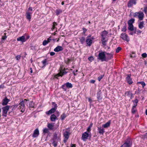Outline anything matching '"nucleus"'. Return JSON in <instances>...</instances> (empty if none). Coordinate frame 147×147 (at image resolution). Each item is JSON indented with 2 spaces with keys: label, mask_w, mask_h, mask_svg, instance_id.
Segmentation results:
<instances>
[{
  "label": "nucleus",
  "mask_w": 147,
  "mask_h": 147,
  "mask_svg": "<svg viewBox=\"0 0 147 147\" xmlns=\"http://www.w3.org/2000/svg\"><path fill=\"white\" fill-rule=\"evenodd\" d=\"M65 85L66 87L68 88H72L73 86L72 84H71V83H69V82L65 84Z\"/></svg>",
  "instance_id": "7c9ffc66"
},
{
  "label": "nucleus",
  "mask_w": 147,
  "mask_h": 147,
  "mask_svg": "<svg viewBox=\"0 0 147 147\" xmlns=\"http://www.w3.org/2000/svg\"><path fill=\"white\" fill-rule=\"evenodd\" d=\"M136 108V107H134V106H132L131 110V113L133 114L135 113L136 111H137Z\"/></svg>",
  "instance_id": "4c0bfd02"
},
{
  "label": "nucleus",
  "mask_w": 147,
  "mask_h": 147,
  "mask_svg": "<svg viewBox=\"0 0 147 147\" xmlns=\"http://www.w3.org/2000/svg\"><path fill=\"white\" fill-rule=\"evenodd\" d=\"M28 100L26 99H24V100H22L20 102L19 104V108H20V111L22 113L24 112L25 111V104L24 103L26 104H27V101Z\"/></svg>",
  "instance_id": "20e7f679"
},
{
  "label": "nucleus",
  "mask_w": 147,
  "mask_h": 147,
  "mask_svg": "<svg viewBox=\"0 0 147 147\" xmlns=\"http://www.w3.org/2000/svg\"><path fill=\"white\" fill-rule=\"evenodd\" d=\"M121 37L123 40H125L128 41H129V39L128 38L127 35L125 33H122L121 34Z\"/></svg>",
  "instance_id": "f8f14e48"
},
{
  "label": "nucleus",
  "mask_w": 147,
  "mask_h": 147,
  "mask_svg": "<svg viewBox=\"0 0 147 147\" xmlns=\"http://www.w3.org/2000/svg\"><path fill=\"white\" fill-rule=\"evenodd\" d=\"M16 59L17 60H19L20 59L21 56L20 55H17L16 57Z\"/></svg>",
  "instance_id": "603ef678"
},
{
  "label": "nucleus",
  "mask_w": 147,
  "mask_h": 147,
  "mask_svg": "<svg viewBox=\"0 0 147 147\" xmlns=\"http://www.w3.org/2000/svg\"><path fill=\"white\" fill-rule=\"evenodd\" d=\"M95 82V81L94 80H90V82L92 84L94 83Z\"/></svg>",
  "instance_id": "bf43d9fd"
},
{
  "label": "nucleus",
  "mask_w": 147,
  "mask_h": 147,
  "mask_svg": "<svg viewBox=\"0 0 147 147\" xmlns=\"http://www.w3.org/2000/svg\"><path fill=\"white\" fill-rule=\"evenodd\" d=\"M138 27L139 28L142 29L144 27V23L143 22H140L138 24Z\"/></svg>",
  "instance_id": "c85d7f7f"
},
{
  "label": "nucleus",
  "mask_w": 147,
  "mask_h": 147,
  "mask_svg": "<svg viewBox=\"0 0 147 147\" xmlns=\"http://www.w3.org/2000/svg\"><path fill=\"white\" fill-rule=\"evenodd\" d=\"M56 119V116L54 114L52 115L50 117V119L52 121H55Z\"/></svg>",
  "instance_id": "a878e982"
},
{
  "label": "nucleus",
  "mask_w": 147,
  "mask_h": 147,
  "mask_svg": "<svg viewBox=\"0 0 147 147\" xmlns=\"http://www.w3.org/2000/svg\"><path fill=\"white\" fill-rule=\"evenodd\" d=\"M49 130V129L47 128H45L43 129V133L44 134H50Z\"/></svg>",
  "instance_id": "393cba45"
},
{
  "label": "nucleus",
  "mask_w": 147,
  "mask_h": 147,
  "mask_svg": "<svg viewBox=\"0 0 147 147\" xmlns=\"http://www.w3.org/2000/svg\"><path fill=\"white\" fill-rule=\"evenodd\" d=\"M6 38L7 36L5 35L3 36L2 38V39L3 40H5L6 39Z\"/></svg>",
  "instance_id": "6e6d98bb"
},
{
  "label": "nucleus",
  "mask_w": 147,
  "mask_h": 147,
  "mask_svg": "<svg viewBox=\"0 0 147 147\" xmlns=\"http://www.w3.org/2000/svg\"><path fill=\"white\" fill-rule=\"evenodd\" d=\"M138 84H140L142 85L143 88H144V86L146 85L145 83L144 82H138Z\"/></svg>",
  "instance_id": "a19ab883"
},
{
  "label": "nucleus",
  "mask_w": 147,
  "mask_h": 147,
  "mask_svg": "<svg viewBox=\"0 0 147 147\" xmlns=\"http://www.w3.org/2000/svg\"><path fill=\"white\" fill-rule=\"evenodd\" d=\"M54 126V123H48L47 125V127H48V129H49V130H52L53 129V127Z\"/></svg>",
  "instance_id": "412c9836"
},
{
  "label": "nucleus",
  "mask_w": 147,
  "mask_h": 147,
  "mask_svg": "<svg viewBox=\"0 0 147 147\" xmlns=\"http://www.w3.org/2000/svg\"><path fill=\"white\" fill-rule=\"evenodd\" d=\"M70 134V129L68 128L66 129V131H65V142H66L69 138Z\"/></svg>",
  "instance_id": "6e6552de"
},
{
  "label": "nucleus",
  "mask_w": 147,
  "mask_h": 147,
  "mask_svg": "<svg viewBox=\"0 0 147 147\" xmlns=\"http://www.w3.org/2000/svg\"><path fill=\"white\" fill-rule=\"evenodd\" d=\"M110 122L108 121L105 124L102 125V127L103 128H107L110 126Z\"/></svg>",
  "instance_id": "bb28decb"
},
{
  "label": "nucleus",
  "mask_w": 147,
  "mask_h": 147,
  "mask_svg": "<svg viewBox=\"0 0 147 147\" xmlns=\"http://www.w3.org/2000/svg\"><path fill=\"white\" fill-rule=\"evenodd\" d=\"M56 109L55 108H53L49 111L47 112L46 113L47 115L51 114L54 113Z\"/></svg>",
  "instance_id": "4be33fe9"
},
{
  "label": "nucleus",
  "mask_w": 147,
  "mask_h": 147,
  "mask_svg": "<svg viewBox=\"0 0 147 147\" xmlns=\"http://www.w3.org/2000/svg\"><path fill=\"white\" fill-rule=\"evenodd\" d=\"M101 41L102 42V45L104 46V47L106 45V42L108 41L107 38L101 39Z\"/></svg>",
  "instance_id": "b1692460"
},
{
  "label": "nucleus",
  "mask_w": 147,
  "mask_h": 147,
  "mask_svg": "<svg viewBox=\"0 0 147 147\" xmlns=\"http://www.w3.org/2000/svg\"><path fill=\"white\" fill-rule=\"evenodd\" d=\"M108 34V32L105 30L102 32L101 34V39L107 38V36Z\"/></svg>",
  "instance_id": "9d476101"
},
{
  "label": "nucleus",
  "mask_w": 147,
  "mask_h": 147,
  "mask_svg": "<svg viewBox=\"0 0 147 147\" xmlns=\"http://www.w3.org/2000/svg\"><path fill=\"white\" fill-rule=\"evenodd\" d=\"M131 93H132L131 91H129L126 92L125 94L126 95L129 97Z\"/></svg>",
  "instance_id": "ea45409f"
},
{
  "label": "nucleus",
  "mask_w": 147,
  "mask_h": 147,
  "mask_svg": "<svg viewBox=\"0 0 147 147\" xmlns=\"http://www.w3.org/2000/svg\"><path fill=\"white\" fill-rule=\"evenodd\" d=\"M62 12V11L61 9H58L56 10V13L57 15H58Z\"/></svg>",
  "instance_id": "c9c22d12"
},
{
  "label": "nucleus",
  "mask_w": 147,
  "mask_h": 147,
  "mask_svg": "<svg viewBox=\"0 0 147 147\" xmlns=\"http://www.w3.org/2000/svg\"><path fill=\"white\" fill-rule=\"evenodd\" d=\"M137 32L139 33H141V31L140 30H138Z\"/></svg>",
  "instance_id": "338daca9"
},
{
  "label": "nucleus",
  "mask_w": 147,
  "mask_h": 147,
  "mask_svg": "<svg viewBox=\"0 0 147 147\" xmlns=\"http://www.w3.org/2000/svg\"><path fill=\"white\" fill-rule=\"evenodd\" d=\"M98 133L100 134L103 135L105 132L104 129L102 128L101 127H98Z\"/></svg>",
  "instance_id": "5701e85b"
},
{
  "label": "nucleus",
  "mask_w": 147,
  "mask_h": 147,
  "mask_svg": "<svg viewBox=\"0 0 147 147\" xmlns=\"http://www.w3.org/2000/svg\"><path fill=\"white\" fill-rule=\"evenodd\" d=\"M121 49V47H118L116 49V52L117 53H119Z\"/></svg>",
  "instance_id": "a18cd8bd"
},
{
  "label": "nucleus",
  "mask_w": 147,
  "mask_h": 147,
  "mask_svg": "<svg viewBox=\"0 0 147 147\" xmlns=\"http://www.w3.org/2000/svg\"><path fill=\"white\" fill-rule=\"evenodd\" d=\"M106 52L105 51H102L101 52L99 53L98 55V59L102 61H106Z\"/></svg>",
  "instance_id": "39448f33"
},
{
  "label": "nucleus",
  "mask_w": 147,
  "mask_h": 147,
  "mask_svg": "<svg viewBox=\"0 0 147 147\" xmlns=\"http://www.w3.org/2000/svg\"><path fill=\"white\" fill-rule=\"evenodd\" d=\"M133 16L134 17L137 18L139 19V20H142L143 19L144 14L142 11H139L134 13Z\"/></svg>",
  "instance_id": "f03ea898"
},
{
  "label": "nucleus",
  "mask_w": 147,
  "mask_h": 147,
  "mask_svg": "<svg viewBox=\"0 0 147 147\" xmlns=\"http://www.w3.org/2000/svg\"><path fill=\"white\" fill-rule=\"evenodd\" d=\"M9 101L10 100L9 99H8L7 98V97H5L2 100V104L3 106H6Z\"/></svg>",
  "instance_id": "ddd939ff"
},
{
  "label": "nucleus",
  "mask_w": 147,
  "mask_h": 147,
  "mask_svg": "<svg viewBox=\"0 0 147 147\" xmlns=\"http://www.w3.org/2000/svg\"><path fill=\"white\" fill-rule=\"evenodd\" d=\"M131 74H129L127 75V77L126 78V80L127 83L129 84H131L133 83L132 79L131 78Z\"/></svg>",
  "instance_id": "9b49d317"
},
{
  "label": "nucleus",
  "mask_w": 147,
  "mask_h": 147,
  "mask_svg": "<svg viewBox=\"0 0 147 147\" xmlns=\"http://www.w3.org/2000/svg\"><path fill=\"white\" fill-rule=\"evenodd\" d=\"M71 147H76V145L75 144H71Z\"/></svg>",
  "instance_id": "052dcab7"
},
{
  "label": "nucleus",
  "mask_w": 147,
  "mask_h": 147,
  "mask_svg": "<svg viewBox=\"0 0 147 147\" xmlns=\"http://www.w3.org/2000/svg\"><path fill=\"white\" fill-rule=\"evenodd\" d=\"M29 107L31 108H34V103L32 101H29Z\"/></svg>",
  "instance_id": "2f4dec72"
},
{
  "label": "nucleus",
  "mask_w": 147,
  "mask_h": 147,
  "mask_svg": "<svg viewBox=\"0 0 147 147\" xmlns=\"http://www.w3.org/2000/svg\"><path fill=\"white\" fill-rule=\"evenodd\" d=\"M28 10H30L31 11H32V9L31 7H29L28 9Z\"/></svg>",
  "instance_id": "680f3d73"
},
{
  "label": "nucleus",
  "mask_w": 147,
  "mask_h": 147,
  "mask_svg": "<svg viewBox=\"0 0 147 147\" xmlns=\"http://www.w3.org/2000/svg\"><path fill=\"white\" fill-rule=\"evenodd\" d=\"M4 86L3 85H0V88H3L4 87Z\"/></svg>",
  "instance_id": "69168bd1"
},
{
  "label": "nucleus",
  "mask_w": 147,
  "mask_h": 147,
  "mask_svg": "<svg viewBox=\"0 0 147 147\" xmlns=\"http://www.w3.org/2000/svg\"><path fill=\"white\" fill-rule=\"evenodd\" d=\"M134 21L135 19L134 18L129 20L128 22V25H133V24L134 22Z\"/></svg>",
  "instance_id": "c756f323"
},
{
  "label": "nucleus",
  "mask_w": 147,
  "mask_h": 147,
  "mask_svg": "<svg viewBox=\"0 0 147 147\" xmlns=\"http://www.w3.org/2000/svg\"><path fill=\"white\" fill-rule=\"evenodd\" d=\"M144 11L146 14L147 13V6L144 7Z\"/></svg>",
  "instance_id": "8fccbe9b"
},
{
  "label": "nucleus",
  "mask_w": 147,
  "mask_h": 147,
  "mask_svg": "<svg viewBox=\"0 0 147 147\" xmlns=\"http://www.w3.org/2000/svg\"><path fill=\"white\" fill-rule=\"evenodd\" d=\"M88 59L90 61H92L94 59L93 57L92 56L89 57Z\"/></svg>",
  "instance_id": "09e8293b"
},
{
  "label": "nucleus",
  "mask_w": 147,
  "mask_h": 147,
  "mask_svg": "<svg viewBox=\"0 0 147 147\" xmlns=\"http://www.w3.org/2000/svg\"><path fill=\"white\" fill-rule=\"evenodd\" d=\"M90 37V36H88L87 37L88 38L86 39V41L87 44L88 46H91L92 43V40L90 39L89 38Z\"/></svg>",
  "instance_id": "dca6fc26"
},
{
  "label": "nucleus",
  "mask_w": 147,
  "mask_h": 147,
  "mask_svg": "<svg viewBox=\"0 0 147 147\" xmlns=\"http://www.w3.org/2000/svg\"><path fill=\"white\" fill-rule=\"evenodd\" d=\"M53 27L52 28V30H53L55 28V26H56L57 25V23L56 22H55L53 23Z\"/></svg>",
  "instance_id": "de8ad7c7"
},
{
  "label": "nucleus",
  "mask_w": 147,
  "mask_h": 147,
  "mask_svg": "<svg viewBox=\"0 0 147 147\" xmlns=\"http://www.w3.org/2000/svg\"><path fill=\"white\" fill-rule=\"evenodd\" d=\"M17 40L18 41H20L22 42H24L26 41V40L25 39V37L24 36L19 37L17 38Z\"/></svg>",
  "instance_id": "a211bd4d"
},
{
  "label": "nucleus",
  "mask_w": 147,
  "mask_h": 147,
  "mask_svg": "<svg viewBox=\"0 0 147 147\" xmlns=\"http://www.w3.org/2000/svg\"><path fill=\"white\" fill-rule=\"evenodd\" d=\"M47 60L45 59L42 61V63L43 64V66H45L46 65Z\"/></svg>",
  "instance_id": "79ce46f5"
},
{
  "label": "nucleus",
  "mask_w": 147,
  "mask_h": 147,
  "mask_svg": "<svg viewBox=\"0 0 147 147\" xmlns=\"http://www.w3.org/2000/svg\"><path fill=\"white\" fill-rule=\"evenodd\" d=\"M55 54V53L54 52H51L50 53V55L51 56H53Z\"/></svg>",
  "instance_id": "5fc2aeb1"
},
{
  "label": "nucleus",
  "mask_w": 147,
  "mask_h": 147,
  "mask_svg": "<svg viewBox=\"0 0 147 147\" xmlns=\"http://www.w3.org/2000/svg\"><path fill=\"white\" fill-rule=\"evenodd\" d=\"M70 61H71V60L70 59H68L67 61L65 62V63L66 64H68L69 63V62Z\"/></svg>",
  "instance_id": "4d7b16f0"
},
{
  "label": "nucleus",
  "mask_w": 147,
  "mask_h": 147,
  "mask_svg": "<svg viewBox=\"0 0 147 147\" xmlns=\"http://www.w3.org/2000/svg\"><path fill=\"white\" fill-rule=\"evenodd\" d=\"M136 3V0H130L127 4V6L128 7H130L132 6L133 5H135Z\"/></svg>",
  "instance_id": "1a4fd4ad"
},
{
  "label": "nucleus",
  "mask_w": 147,
  "mask_h": 147,
  "mask_svg": "<svg viewBox=\"0 0 147 147\" xmlns=\"http://www.w3.org/2000/svg\"><path fill=\"white\" fill-rule=\"evenodd\" d=\"M49 43V41H47L46 40H45L43 42L42 45L44 46L46 45Z\"/></svg>",
  "instance_id": "c03bdc74"
},
{
  "label": "nucleus",
  "mask_w": 147,
  "mask_h": 147,
  "mask_svg": "<svg viewBox=\"0 0 147 147\" xmlns=\"http://www.w3.org/2000/svg\"><path fill=\"white\" fill-rule=\"evenodd\" d=\"M61 119L62 120H63L64 118V113H63L61 116Z\"/></svg>",
  "instance_id": "864d4df0"
},
{
  "label": "nucleus",
  "mask_w": 147,
  "mask_h": 147,
  "mask_svg": "<svg viewBox=\"0 0 147 147\" xmlns=\"http://www.w3.org/2000/svg\"><path fill=\"white\" fill-rule=\"evenodd\" d=\"M83 33L84 34L85 33L86 31V29L85 28H83Z\"/></svg>",
  "instance_id": "13d9d810"
},
{
  "label": "nucleus",
  "mask_w": 147,
  "mask_h": 147,
  "mask_svg": "<svg viewBox=\"0 0 147 147\" xmlns=\"http://www.w3.org/2000/svg\"><path fill=\"white\" fill-rule=\"evenodd\" d=\"M142 56L143 57L146 58L147 56V55L146 53H144L142 54Z\"/></svg>",
  "instance_id": "3c124183"
},
{
  "label": "nucleus",
  "mask_w": 147,
  "mask_h": 147,
  "mask_svg": "<svg viewBox=\"0 0 147 147\" xmlns=\"http://www.w3.org/2000/svg\"><path fill=\"white\" fill-rule=\"evenodd\" d=\"M132 101L134 103L133 106H134V107H136L137 106V103L138 101V99H135V100H133Z\"/></svg>",
  "instance_id": "cd10ccee"
},
{
  "label": "nucleus",
  "mask_w": 147,
  "mask_h": 147,
  "mask_svg": "<svg viewBox=\"0 0 147 147\" xmlns=\"http://www.w3.org/2000/svg\"><path fill=\"white\" fill-rule=\"evenodd\" d=\"M128 29L132 31L134 30V26L133 25H128Z\"/></svg>",
  "instance_id": "473e14b6"
},
{
  "label": "nucleus",
  "mask_w": 147,
  "mask_h": 147,
  "mask_svg": "<svg viewBox=\"0 0 147 147\" xmlns=\"http://www.w3.org/2000/svg\"><path fill=\"white\" fill-rule=\"evenodd\" d=\"M106 54L107 55V57H106L107 60L105 61H108L109 60L112 59L113 57V54L112 53H106Z\"/></svg>",
  "instance_id": "f3484780"
},
{
  "label": "nucleus",
  "mask_w": 147,
  "mask_h": 147,
  "mask_svg": "<svg viewBox=\"0 0 147 147\" xmlns=\"http://www.w3.org/2000/svg\"><path fill=\"white\" fill-rule=\"evenodd\" d=\"M104 76V75H101L100 76H99L98 78V80L99 81H100L101 79Z\"/></svg>",
  "instance_id": "49530a36"
},
{
  "label": "nucleus",
  "mask_w": 147,
  "mask_h": 147,
  "mask_svg": "<svg viewBox=\"0 0 147 147\" xmlns=\"http://www.w3.org/2000/svg\"><path fill=\"white\" fill-rule=\"evenodd\" d=\"M59 73L55 75L53 78V79H59V77H62L64 75V67L63 65H61L59 69Z\"/></svg>",
  "instance_id": "f257e3e1"
},
{
  "label": "nucleus",
  "mask_w": 147,
  "mask_h": 147,
  "mask_svg": "<svg viewBox=\"0 0 147 147\" xmlns=\"http://www.w3.org/2000/svg\"><path fill=\"white\" fill-rule=\"evenodd\" d=\"M32 12L27 11L26 13V18L29 21H30L31 18V14Z\"/></svg>",
  "instance_id": "aec40b11"
},
{
  "label": "nucleus",
  "mask_w": 147,
  "mask_h": 147,
  "mask_svg": "<svg viewBox=\"0 0 147 147\" xmlns=\"http://www.w3.org/2000/svg\"><path fill=\"white\" fill-rule=\"evenodd\" d=\"M39 131L38 128L35 129L32 135V137L33 138H36L39 135Z\"/></svg>",
  "instance_id": "2eb2a0df"
},
{
  "label": "nucleus",
  "mask_w": 147,
  "mask_h": 147,
  "mask_svg": "<svg viewBox=\"0 0 147 147\" xmlns=\"http://www.w3.org/2000/svg\"><path fill=\"white\" fill-rule=\"evenodd\" d=\"M51 40V37H49V38L47 39V41H49V42H50V41Z\"/></svg>",
  "instance_id": "e2e57ef3"
},
{
  "label": "nucleus",
  "mask_w": 147,
  "mask_h": 147,
  "mask_svg": "<svg viewBox=\"0 0 147 147\" xmlns=\"http://www.w3.org/2000/svg\"><path fill=\"white\" fill-rule=\"evenodd\" d=\"M127 30V25L126 24H125V25L123 26V27L122 29V31L125 32Z\"/></svg>",
  "instance_id": "58836bf2"
},
{
  "label": "nucleus",
  "mask_w": 147,
  "mask_h": 147,
  "mask_svg": "<svg viewBox=\"0 0 147 147\" xmlns=\"http://www.w3.org/2000/svg\"><path fill=\"white\" fill-rule=\"evenodd\" d=\"M18 105H15L10 106V108H12V111L14 110L18 107Z\"/></svg>",
  "instance_id": "e433bc0d"
},
{
  "label": "nucleus",
  "mask_w": 147,
  "mask_h": 147,
  "mask_svg": "<svg viewBox=\"0 0 147 147\" xmlns=\"http://www.w3.org/2000/svg\"><path fill=\"white\" fill-rule=\"evenodd\" d=\"M132 145V142L130 139L128 138L124 144L120 147H130Z\"/></svg>",
  "instance_id": "0eeeda50"
},
{
  "label": "nucleus",
  "mask_w": 147,
  "mask_h": 147,
  "mask_svg": "<svg viewBox=\"0 0 147 147\" xmlns=\"http://www.w3.org/2000/svg\"><path fill=\"white\" fill-rule=\"evenodd\" d=\"M52 144L55 147H56L57 145V143L60 139L57 136V134L55 133L54 134L53 137L52 139Z\"/></svg>",
  "instance_id": "7ed1b4c3"
},
{
  "label": "nucleus",
  "mask_w": 147,
  "mask_h": 147,
  "mask_svg": "<svg viewBox=\"0 0 147 147\" xmlns=\"http://www.w3.org/2000/svg\"><path fill=\"white\" fill-rule=\"evenodd\" d=\"M10 106L6 105L2 107V115L5 117L7 116V114L8 111L10 108Z\"/></svg>",
  "instance_id": "423d86ee"
},
{
  "label": "nucleus",
  "mask_w": 147,
  "mask_h": 147,
  "mask_svg": "<svg viewBox=\"0 0 147 147\" xmlns=\"http://www.w3.org/2000/svg\"><path fill=\"white\" fill-rule=\"evenodd\" d=\"M80 38V42L82 44H83L85 42V38L84 37H82Z\"/></svg>",
  "instance_id": "72a5a7b5"
},
{
  "label": "nucleus",
  "mask_w": 147,
  "mask_h": 147,
  "mask_svg": "<svg viewBox=\"0 0 147 147\" xmlns=\"http://www.w3.org/2000/svg\"><path fill=\"white\" fill-rule=\"evenodd\" d=\"M130 98V99H131L133 97V95L132 94V93L131 94L130 96L129 97Z\"/></svg>",
  "instance_id": "0e129e2a"
},
{
  "label": "nucleus",
  "mask_w": 147,
  "mask_h": 147,
  "mask_svg": "<svg viewBox=\"0 0 147 147\" xmlns=\"http://www.w3.org/2000/svg\"><path fill=\"white\" fill-rule=\"evenodd\" d=\"M89 134L86 132H84L82 134V139L83 141H85L88 137Z\"/></svg>",
  "instance_id": "4468645a"
},
{
  "label": "nucleus",
  "mask_w": 147,
  "mask_h": 147,
  "mask_svg": "<svg viewBox=\"0 0 147 147\" xmlns=\"http://www.w3.org/2000/svg\"><path fill=\"white\" fill-rule=\"evenodd\" d=\"M92 124L91 123L88 127V128L87 129V131L88 133H89L90 132L91 129V128L92 127Z\"/></svg>",
  "instance_id": "f704fd0d"
},
{
  "label": "nucleus",
  "mask_w": 147,
  "mask_h": 147,
  "mask_svg": "<svg viewBox=\"0 0 147 147\" xmlns=\"http://www.w3.org/2000/svg\"><path fill=\"white\" fill-rule=\"evenodd\" d=\"M145 114L146 115H147V109H146L145 111Z\"/></svg>",
  "instance_id": "774afa93"
},
{
  "label": "nucleus",
  "mask_w": 147,
  "mask_h": 147,
  "mask_svg": "<svg viewBox=\"0 0 147 147\" xmlns=\"http://www.w3.org/2000/svg\"><path fill=\"white\" fill-rule=\"evenodd\" d=\"M52 104L53 107V108H55V109H56L57 108V104H56L55 102H52Z\"/></svg>",
  "instance_id": "37998d69"
},
{
  "label": "nucleus",
  "mask_w": 147,
  "mask_h": 147,
  "mask_svg": "<svg viewBox=\"0 0 147 147\" xmlns=\"http://www.w3.org/2000/svg\"><path fill=\"white\" fill-rule=\"evenodd\" d=\"M63 49L61 46H58L54 49V51L55 52H58L62 50Z\"/></svg>",
  "instance_id": "6ab92c4d"
}]
</instances>
